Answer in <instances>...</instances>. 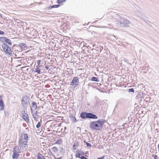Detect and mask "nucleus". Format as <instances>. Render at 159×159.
Instances as JSON below:
<instances>
[{"label": "nucleus", "instance_id": "obj_1", "mask_svg": "<svg viewBox=\"0 0 159 159\" xmlns=\"http://www.w3.org/2000/svg\"><path fill=\"white\" fill-rule=\"evenodd\" d=\"M0 42L2 43V47L4 51L11 56L12 53L10 46L12 45L11 41L6 37H0Z\"/></svg>", "mask_w": 159, "mask_h": 159}, {"label": "nucleus", "instance_id": "obj_2", "mask_svg": "<svg viewBox=\"0 0 159 159\" xmlns=\"http://www.w3.org/2000/svg\"><path fill=\"white\" fill-rule=\"evenodd\" d=\"M114 16L113 20L115 22H118L116 23V25L119 27H127L128 26V25L130 24V21L127 19L122 17L119 15L114 13Z\"/></svg>", "mask_w": 159, "mask_h": 159}, {"label": "nucleus", "instance_id": "obj_3", "mask_svg": "<svg viewBox=\"0 0 159 159\" xmlns=\"http://www.w3.org/2000/svg\"><path fill=\"white\" fill-rule=\"evenodd\" d=\"M28 135L27 134H22L20 139L19 142V145L22 148V149H24L26 147L28 143Z\"/></svg>", "mask_w": 159, "mask_h": 159}, {"label": "nucleus", "instance_id": "obj_4", "mask_svg": "<svg viewBox=\"0 0 159 159\" xmlns=\"http://www.w3.org/2000/svg\"><path fill=\"white\" fill-rule=\"evenodd\" d=\"M105 122V120H98L97 121L91 122L90 124V128L93 130H97Z\"/></svg>", "mask_w": 159, "mask_h": 159}, {"label": "nucleus", "instance_id": "obj_5", "mask_svg": "<svg viewBox=\"0 0 159 159\" xmlns=\"http://www.w3.org/2000/svg\"><path fill=\"white\" fill-rule=\"evenodd\" d=\"M80 117L85 119L86 118L97 119L98 117L95 114L91 113H87L86 112H82L80 114Z\"/></svg>", "mask_w": 159, "mask_h": 159}, {"label": "nucleus", "instance_id": "obj_6", "mask_svg": "<svg viewBox=\"0 0 159 159\" xmlns=\"http://www.w3.org/2000/svg\"><path fill=\"white\" fill-rule=\"evenodd\" d=\"M21 105L25 107L28 106L29 104H30L29 102V98L27 96H25L23 97L21 102Z\"/></svg>", "mask_w": 159, "mask_h": 159}, {"label": "nucleus", "instance_id": "obj_7", "mask_svg": "<svg viewBox=\"0 0 159 159\" xmlns=\"http://www.w3.org/2000/svg\"><path fill=\"white\" fill-rule=\"evenodd\" d=\"M43 68L42 66H36V68H34V72L37 73L39 74H40L41 73L43 72V70L42 68Z\"/></svg>", "mask_w": 159, "mask_h": 159}, {"label": "nucleus", "instance_id": "obj_8", "mask_svg": "<svg viewBox=\"0 0 159 159\" xmlns=\"http://www.w3.org/2000/svg\"><path fill=\"white\" fill-rule=\"evenodd\" d=\"M84 152L80 150H78L76 152L75 157H76L80 158L81 156L84 155Z\"/></svg>", "mask_w": 159, "mask_h": 159}, {"label": "nucleus", "instance_id": "obj_9", "mask_svg": "<svg viewBox=\"0 0 159 159\" xmlns=\"http://www.w3.org/2000/svg\"><path fill=\"white\" fill-rule=\"evenodd\" d=\"M21 149H22V148L20 147V145H19L18 146H16L13 148V152H17L18 153H20L21 152Z\"/></svg>", "mask_w": 159, "mask_h": 159}, {"label": "nucleus", "instance_id": "obj_10", "mask_svg": "<svg viewBox=\"0 0 159 159\" xmlns=\"http://www.w3.org/2000/svg\"><path fill=\"white\" fill-rule=\"evenodd\" d=\"M37 108V106L36 103L35 102H33L31 105V111L33 113L34 112V111L36 110Z\"/></svg>", "mask_w": 159, "mask_h": 159}, {"label": "nucleus", "instance_id": "obj_11", "mask_svg": "<svg viewBox=\"0 0 159 159\" xmlns=\"http://www.w3.org/2000/svg\"><path fill=\"white\" fill-rule=\"evenodd\" d=\"M19 153L13 152V154L12 155V159H17L19 157Z\"/></svg>", "mask_w": 159, "mask_h": 159}, {"label": "nucleus", "instance_id": "obj_12", "mask_svg": "<svg viewBox=\"0 0 159 159\" xmlns=\"http://www.w3.org/2000/svg\"><path fill=\"white\" fill-rule=\"evenodd\" d=\"M39 83H41V82H38L37 80H34L31 83V85L33 86H36L37 85H39Z\"/></svg>", "mask_w": 159, "mask_h": 159}, {"label": "nucleus", "instance_id": "obj_13", "mask_svg": "<svg viewBox=\"0 0 159 159\" xmlns=\"http://www.w3.org/2000/svg\"><path fill=\"white\" fill-rule=\"evenodd\" d=\"M37 159H46L45 157L39 152L36 156Z\"/></svg>", "mask_w": 159, "mask_h": 159}, {"label": "nucleus", "instance_id": "obj_14", "mask_svg": "<svg viewBox=\"0 0 159 159\" xmlns=\"http://www.w3.org/2000/svg\"><path fill=\"white\" fill-rule=\"evenodd\" d=\"M23 118L26 121L29 122V118L27 114H25L22 116Z\"/></svg>", "mask_w": 159, "mask_h": 159}, {"label": "nucleus", "instance_id": "obj_15", "mask_svg": "<svg viewBox=\"0 0 159 159\" xmlns=\"http://www.w3.org/2000/svg\"><path fill=\"white\" fill-rule=\"evenodd\" d=\"M79 80H72L70 84L71 85H75L79 83Z\"/></svg>", "mask_w": 159, "mask_h": 159}, {"label": "nucleus", "instance_id": "obj_16", "mask_svg": "<svg viewBox=\"0 0 159 159\" xmlns=\"http://www.w3.org/2000/svg\"><path fill=\"white\" fill-rule=\"evenodd\" d=\"M0 107L1 108L0 109V111H2L4 109V105L3 104V102L2 100H1L0 101Z\"/></svg>", "mask_w": 159, "mask_h": 159}, {"label": "nucleus", "instance_id": "obj_17", "mask_svg": "<svg viewBox=\"0 0 159 159\" xmlns=\"http://www.w3.org/2000/svg\"><path fill=\"white\" fill-rule=\"evenodd\" d=\"M60 6L59 5L57 4V5H53L52 6H50V7H48V9L49 10H50V9L52 8H57L59 7Z\"/></svg>", "mask_w": 159, "mask_h": 159}, {"label": "nucleus", "instance_id": "obj_18", "mask_svg": "<svg viewBox=\"0 0 159 159\" xmlns=\"http://www.w3.org/2000/svg\"><path fill=\"white\" fill-rule=\"evenodd\" d=\"M52 150L54 152H57L58 151V149L57 147H54L51 148Z\"/></svg>", "mask_w": 159, "mask_h": 159}, {"label": "nucleus", "instance_id": "obj_19", "mask_svg": "<svg viewBox=\"0 0 159 159\" xmlns=\"http://www.w3.org/2000/svg\"><path fill=\"white\" fill-rule=\"evenodd\" d=\"M19 45L22 48H25L27 46L26 44L24 43H20Z\"/></svg>", "mask_w": 159, "mask_h": 159}, {"label": "nucleus", "instance_id": "obj_20", "mask_svg": "<svg viewBox=\"0 0 159 159\" xmlns=\"http://www.w3.org/2000/svg\"><path fill=\"white\" fill-rule=\"evenodd\" d=\"M62 143V140L61 139H58L55 142V144H61Z\"/></svg>", "mask_w": 159, "mask_h": 159}, {"label": "nucleus", "instance_id": "obj_21", "mask_svg": "<svg viewBox=\"0 0 159 159\" xmlns=\"http://www.w3.org/2000/svg\"><path fill=\"white\" fill-rule=\"evenodd\" d=\"M33 116L35 120H37L38 119V116L36 114H34L33 113Z\"/></svg>", "mask_w": 159, "mask_h": 159}, {"label": "nucleus", "instance_id": "obj_22", "mask_svg": "<svg viewBox=\"0 0 159 159\" xmlns=\"http://www.w3.org/2000/svg\"><path fill=\"white\" fill-rule=\"evenodd\" d=\"M70 119L72 121H74V122H75L77 121L76 119V118H75V117H74L73 116H72L71 117Z\"/></svg>", "mask_w": 159, "mask_h": 159}, {"label": "nucleus", "instance_id": "obj_23", "mask_svg": "<svg viewBox=\"0 0 159 159\" xmlns=\"http://www.w3.org/2000/svg\"><path fill=\"white\" fill-rule=\"evenodd\" d=\"M66 1V0H57V2L59 4H61L65 2Z\"/></svg>", "mask_w": 159, "mask_h": 159}, {"label": "nucleus", "instance_id": "obj_24", "mask_svg": "<svg viewBox=\"0 0 159 159\" xmlns=\"http://www.w3.org/2000/svg\"><path fill=\"white\" fill-rule=\"evenodd\" d=\"M86 45H87V44L86 43H84V42H83H83H81V43L80 45H83L84 46V47L83 48H84V47H86ZM80 47H81V46H80Z\"/></svg>", "mask_w": 159, "mask_h": 159}, {"label": "nucleus", "instance_id": "obj_25", "mask_svg": "<svg viewBox=\"0 0 159 159\" xmlns=\"http://www.w3.org/2000/svg\"><path fill=\"white\" fill-rule=\"evenodd\" d=\"M41 126V122H39L36 126V127L37 128H39Z\"/></svg>", "mask_w": 159, "mask_h": 159}, {"label": "nucleus", "instance_id": "obj_26", "mask_svg": "<svg viewBox=\"0 0 159 159\" xmlns=\"http://www.w3.org/2000/svg\"><path fill=\"white\" fill-rule=\"evenodd\" d=\"M128 92L129 93H130V92L134 93V90L133 88H131V89H129L128 90Z\"/></svg>", "mask_w": 159, "mask_h": 159}, {"label": "nucleus", "instance_id": "obj_27", "mask_svg": "<svg viewBox=\"0 0 159 159\" xmlns=\"http://www.w3.org/2000/svg\"><path fill=\"white\" fill-rule=\"evenodd\" d=\"M84 142L85 143L86 145L88 146V147H90L91 146V144L87 142H86L85 141H84Z\"/></svg>", "mask_w": 159, "mask_h": 159}, {"label": "nucleus", "instance_id": "obj_28", "mask_svg": "<svg viewBox=\"0 0 159 159\" xmlns=\"http://www.w3.org/2000/svg\"><path fill=\"white\" fill-rule=\"evenodd\" d=\"M40 62H41V60H38L37 61V64H38L37 66H40Z\"/></svg>", "mask_w": 159, "mask_h": 159}, {"label": "nucleus", "instance_id": "obj_29", "mask_svg": "<svg viewBox=\"0 0 159 159\" xmlns=\"http://www.w3.org/2000/svg\"><path fill=\"white\" fill-rule=\"evenodd\" d=\"M27 66H24L21 68L22 69H25L27 71L28 70V68H27Z\"/></svg>", "mask_w": 159, "mask_h": 159}, {"label": "nucleus", "instance_id": "obj_30", "mask_svg": "<svg viewBox=\"0 0 159 159\" xmlns=\"http://www.w3.org/2000/svg\"><path fill=\"white\" fill-rule=\"evenodd\" d=\"M79 158H81V159H87V158H86V157H84V156H81Z\"/></svg>", "mask_w": 159, "mask_h": 159}, {"label": "nucleus", "instance_id": "obj_31", "mask_svg": "<svg viewBox=\"0 0 159 159\" xmlns=\"http://www.w3.org/2000/svg\"><path fill=\"white\" fill-rule=\"evenodd\" d=\"M4 34L5 33L3 31L0 30V35H4Z\"/></svg>", "mask_w": 159, "mask_h": 159}, {"label": "nucleus", "instance_id": "obj_32", "mask_svg": "<svg viewBox=\"0 0 159 159\" xmlns=\"http://www.w3.org/2000/svg\"><path fill=\"white\" fill-rule=\"evenodd\" d=\"M77 146H76V145L74 143V145H73V149L74 150H76V148H75L76 147H77Z\"/></svg>", "mask_w": 159, "mask_h": 159}, {"label": "nucleus", "instance_id": "obj_33", "mask_svg": "<svg viewBox=\"0 0 159 159\" xmlns=\"http://www.w3.org/2000/svg\"><path fill=\"white\" fill-rule=\"evenodd\" d=\"M98 78L93 77L91 78V80H98Z\"/></svg>", "mask_w": 159, "mask_h": 159}, {"label": "nucleus", "instance_id": "obj_34", "mask_svg": "<svg viewBox=\"0 0 159 159\" xmlns=\"http://www.w3.org/2000/svg\"><path fill=\"white\" fill-rule=\"evenodd\" d=\"M104 156H103L102 157H98L97 159H104Z\"/></svg>", "mask_w": 159, "mask_h": 159}, {"label": "nucleus", "instance_id": "obj_35", "mask_svg": "<svg viewBox=\"0 0 159 159\" xmlns=\"http://www.w3.org/2000/svg\"><path fill=\"white\" fill-rule=\"evenodd\" d=\"M154 159H158V156L157 155H155L154 157Z\"/></svg>", "mask_w": 159, "mask_h": 159}, {"label": "nucleus", "instance_id": "obj_36", "mask_svg": "<svg viewBox=\"0 0 159 159\" xmlns=\"http://www.w3.org/2000/svg\"><path fill=\"white\" fill-rule=\"evenodd\" d=\"M54 159H62V158L61 157H60L59 158H57L56 157H55Z\"/></svg>", "mask_w": 159, "mask_h": 159}, {"label": "nucleus", "instance_id": "obj_37", "mask_svg": "<svg viewBox=\"0 0 159 159\" xmlns=\"http://www.w3.org/2000/svg\"><path fill=\"white\" fill-rule=\"evenodd\" d=\"M45 68L47 69V70H48L49 69V67L48 66H46L45 67Z\"/></svg>", "mask_w": 159, "mask_h": 159}, {"label": "nucleus", "instance_id": "obj_38", "mask_svg": "<svg viewBox=\"0 0 159 159\" xmlns=\"http://www.w3.org/2000/svg\"><path fill=\"white\" fill-rule=\"evenodd\" d=\"M25 113V111H21V114L22 115L24 114Z\"/></svg>", "mask_w": 159, "mask_h": 159}, {"label": "nucleus", "instance_id": "obj_39", "mask_svg": "<svg viewBox=\"0 0 159 159\" xmlns=\"http://www.w3.org/2000/svg\"><path fill=\"white\" fill-rule=\"evenodd\" d=\"M92 81H96V82H98L99 80H91Z\"/></svg>", "mask_w": 159, "mask_h": 159}, {"label": "nucleus", "instance_id": "obj_40", "mask_svg": "<svg viewBox=\"0 0 159 159\" xmlns=\"http://www.w3.org/2000/svg\"><path fill=\"white\" fill-rule=\"evenodd\" d=\"M94 83L95 84V86H97V85H98V83Z\"/></svg>", "mask_w": 159, "mask_h": 159}, {"label": "nucleus", "instance_id": "obj_41", "mask_svg": "<svg viewBox=\"0 0 159 159\" xmlns=\"http://www.w3.org/2000/svg\"><path fill=\"white\" fill-rule=\"evenodd\" d=\"M155 155H154L153 154L152 156V157H153L154 158V157H155Z\"/></svg>", "mask_w": 159, "mask_h": 159}, {"label": "nucleus", "instance_id": "obj_42", "mask_svg": "<svg viewBox=\"0 0 159 159\" xmlns=\"http://www.w3.org/2000/svg\"><path fill=\"white\" fill-rule=\"evenodd\" d=\"M73 80H78V79L76 77V78H74Z\"/></svg>", "mask_w": 159, "mask_h": 159}, {"label": "nucleus", "instance_id": "obj_43", "mask_svg": "<svg viewBox=\"0 0 159 159\" xmlns=\"http://www.w3.org/2000/svg\"><path fill=\"white\" fill-rule=\"evenodd\" d=\"M37 112H38L37 111H35V112H34V114L37 115Z\"/></svg>", "mask_w": 159, "mask_h": 159}, {"label": "nucleus", "instance_id": "obj_44", "mask_svg": "<svg viewBox=\"0 0 159 159\" xmlns=\"http://www.w3.org/2000/svg\"><path fill=\"white\" fill-rule=\"evenodd\" d=\"M96 22V21H94L93 23H95Z\"/></svg>", "mask_w": 159, "mask_h": 159}, {"label": "nucleus", "instance_id": "obj_45", "mask_svg": "<svg viewBox=\"0 0 159 159\" xmlns=\"http://www.w3.org/2000/svg\"><path fill=\"white\" fill-rule=\"evenodd\" d=\"M116 84V86H119V85H118L117 84Z\"/></svg>", "mask_w": 159, "mask_h": 159}, {"label": "nucleus", "instance_id": "obj_46", "mask_svg": "<svg viewBox=\"0 0 159 159\" xmlns=\"http://www.w3.org/2000/svg\"><path fill=\"white\" fill-rule=\"evenodd\" d=\"M39 81H41V80H39Z\"/></svg>", "mask_w": 159, "mask_h": 159}]
</instances>
